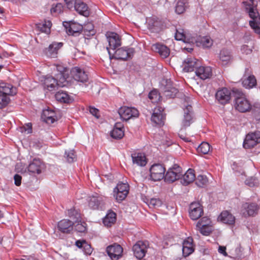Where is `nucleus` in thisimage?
<instances>
[{"label":"nucleus","instance_id":"nucleus-1","mask_svg":"<svg viewBox=\"0 0 260 260\" xmlns=\"http://www.w3.org/2000/svg\"><path fill=\"white\" fill-rule=\"evenodd\" d=\"M176 40L182 41L184 43H192L196 44L197 47H208L210 44V37L208 36H197L191 37L186 40V37L183 32H181L178 30L176 31L175 35Z\"/></svg>","mask_w":260,"mask_h":260},{"label":"nucleus","instance_id":"nucleus-2","mask_svg":"<svg viewBox=\"0 0 260 260\" xmlns=\"http://www.w3.org/2000/svg\"><path fill=\"white\" fill-rule=\"evenodd\" d=\"M232 93L235 98V107L236 110L240 112H246L250 110L251 104L240 89L234 88Z\"/></svg>","mask_w":260,"mask_h":260},{"label":"nucleus","instance_id":"nucleus-3","mask_svg":"<svg viewBox=\"0 0 260 260\" xmlns=\"http://www.w3.org/2000/svg\"><path fill=\"white\" fill-rule=\"evenodd\" d=\"M190 104V98L184 96L183 103L184 114L181 130L190 126V124L193 122L192 109Z\"/></svg>","mask_w":260,"mask_h":260},{"label":"nucleus","instance_id":"nucleus-4","mask_svg":"<svg viewBox=\"0 0 260 260\" xmlns=\"http://www.w3.org/2000/svg\"><path fill=\"white\" fill-rule=\"evenodd\" d=\"M196 229L204 236H209L211 233V219L208 216L201 218L196 224Z\"/></svg>","mask_w":260,"mask_h":260},{"label":"nucleus","instance_id":"nucleus-5","mask_svg":"<svg viewBox=\"0 0 260 260\" xmlns=\"http://www.w3.org/2000/svg\"><path fill=\"white\" fill-rule=\"evenodd\" d=\"M106 198L95 193L88 198V205L92 210L103 209L105 204Z\"/></svg>","mask_w":260,"mask_h":260},{"label":"nucleus","instance_id":"nucleus-6","mask_svg":"<svg viewBox=\"0 0 260 260\" xmlns=\"http://www.w3.org/2000/svg\"><path fill=\"white\" fill-rule=\"evenodd\" d=\"M150 179L154 181H158L165 178L166 169L161 164H155L149 169Z\"/></svg>","mask_w":260,"mask_h":260},{"label":"nucleus","instance_id":"nucleus-7","mask_svg":"<svg viewBox=\"0 0 260 260\" xmlns=\"http://www.w3.org/2000/svg\"><path fill=\"white\" fill-rule=\"evenodd\" d=\"M149 247L147 241H138L133 247L134 255L138 259L143 258Z\"/></svg>","mask_w":260,"mask_h":260},{"label":"nucleus","instance_id":"nucleus-8","mask_svg":"<svg viewBox=\"0 0 260 260\" xmlns=\"http://www.w3.org/2000/svg\"><path fill=\"white\" fill-rule=\"evenodd\" d=\"M118 114L121 118L125 121L138 117L139 115V111L136 108L127 106L120 107L118 110Z\"/></svg>","mask_w":260,"mask_h":260},{"label":"nucleus","instance_id":"nucleus-9","mask_svg":"<svg viewBox=\"0 0 260 260\" xmlns=\"http://www.w3.org/2000/svg\"><path fill=\"white\" fill-rule=\"evenodd\" d=\"M129 192V185L127 183H119L114 189V196L117 202H120L127 197Z\"/></svg>","mask_w":260,"mask_h":260},{"label":"nucleus","instance_id":"nucleus-10","mask_svg":"<svg viewBox=\"0 0 260 260\" xmlns=\"http://www.w3.org/2000/svg\"><path fill=\"white\" fill-rule=\"evenodd\" d=\"M181 176V168L179 165L175 164L167 172L165 176V180L166 182L172 183L180 179Z\"/></svg>","mask_w":260,"mask_h":260},{"label":"nucleus","instance_id":"nucleus-11","mask_svg":"<svg viewBox=\"0 0 260 260\" xmlns=\"http://www.w3.org/2000/svg\"><path fill=\"white\" fill-rule=\"evenodd\" d=\"M188 213L191 219L197 220L203 215V207L199 202H192L189 205Z\"/></svg>","mask_w":260,"mask_h":260},{"label":"nucleus","instance_id":"nucleus-12","mask_svg":"<svg viewBox=\"0 0 260 260\" xmlns=\"http://www.w3.org/2000/svg\"><path fill=\"white\" fill-rule=\"evenodd\" d=\"M165 119L164 108L160 106H157L153 110L151 118V121L156 125H162L165 123Z\"/></svg>","mask_w":260,"mask_h":260},{"label":"nucleus","instance_id":"nucleus-13","mask_svg":"<svg viewBox=\"0 0 260 260\" xmlns=\"http://www.w3.org/2000/svg\"><path fill=\"white\" fill-rule=\"evenodd\" d=\"M106 251L112 260H118L122 256L123 248L119 244L114 243L108 246Z\"/></svg>","mask_w":260,"mask_h":260},{"label":"nucleus","instance_id":"nucleus-14","mask_svg":"<svg viewBox=\"0 0 260 260\" xmlns=\"http://www.w3.org/2000/svg\"><path fill=\"white\" fill-rule=\"evenodd\" d=\"M260 142V132H256L248 134L246 135L243 143V147L250 148Z\"/></svg>","mask_w":260,"mask_h":260},{"label":"nucleus","instance_id":"nucleus-15","mask_svg":"<svg viewBox=\"0 0 260 260\" xmlns=\"http://www.w3.org/2000/svg\"><path fill=\"white\" fill-rule=\"evenodd\" d=\"M132 50H107L110 59L126 60L132 57Z\"/></svg>","mask_w":260,"mask_h":260},{"label":"nucleus","instance_id":"nucleus-16","mask_svg":"<svg viewBox=\"0 0 260 260\" xmlns=\"http://www.w3.org/2000/svg\"><path fill=\"white\" fill-rule=\"evenodd\" d=\"M200 63V61L194 57H187L182 63V71L184 72H192L195 69L197 70Z\"/></svg>","mask_w":260,"mask_h":260},{"label":"nucleus","instance_id":"nucleus-17","mask_svg":"<svg viewBox=\"0 0 260 260\" xmlns=\"http://www.w3.org/2000/svg\"><path fill=\"white\" fill-rule=\"evenodd\" d=\"M243 86L248 89L252 88L256 85V80L254 75H251V71L248 68L245 69L244 77L242 79Z\"/></svg>","mask_w":260,"mask_h":260},{"label":"nucleus","instance_id":"nucleus-18","mask_svg":"<svg viewBox=\"0 0 260 260\" xmlns=\"http://www.w3.org/2000/svg\"><path fill=\"white\" fill-rule=\"evenodd\" d=\"M71 74L74 79L78 82L85 83L88 81L87 74L83 70L78 67L72 69Z\"/></svg>","mask_w":260,"mask_h":260},{"label":"nucleus","instance_id":"nucleus-19","mask_svg":"<svg viewBox=\"0 0 260 260\" xmlns=\"http://www.w3.org/2000/svg\"><path fill=\"white\" fill-rule=\"evenodd\" d=\"M106 36L111 49H116L121 46V39L117 34L108 31Z\"/></svg>","mask_w":260,"mask_h":260},{"label":"nucleus","instance_id":"nucleus-20","mask_svg":"<svg viewBox=\"0 0 260 260\" xmlns=\"http://www.w3.org/2000/svg\"><path fill=\"white\" fill-rule=\"evenodd\" d=\"M63 26L69 35L77 36L82 29V26L79 23L72 22H63Z\"/></svg>","mask_w":260,"mask_h":260},{"label":"nucleus","instance_id":"nucleus-21","mask_svg":"<svg viewBox=\"0 0 260 260\" xmlns=\"http://www.w3.org/2000/svg\"><path fill=\"white\" fill-rule=\"evenodd\" d=\"M231 98V92L226 88L217 91L215 94L216 99L221 104L228 103Z\"/></svg>","mask_w":260,"mask_h":260},{"label":"nucleus","instance_id":"nucleus-22","mask_svg":"<svg viewBox=\"0 0 260 260\" xmlns=\"http://www.w3.org/2000/svg\"><path fill=\"white\" fill-rule=\"evenodd\" d=\"M133 164L139 167H144L147 163L145 154L142 152H134L131 154Z\"/></svg>","mask_w":260,"mask_h":260},{"label":"nucleus","instance_id":"nucleus-23","mask_svg":"<svg viewBox=\"0 0 260 260\" xmlns=\"http://www.w3.org/2000/svg\"><path fill=\"white\" fill-rule=\"evenodd\" d=\"M194 250V246L193 244V239L191 237H187L182 243V253L185 257L189 255Z\"/></svg>","mask_w":260,"mask_h":260},{"label":"nucleus","instance_id":"nucleus-24","mask_svg":"<svg viewBox=\"0 0 260 260\" xmlns=\"http://www.w3.org/2000/svg\"><path fill=\"white\" fill-rule=\"evenodd\" d=\"M44 168V164L39 159H34L29 164L28 171L32 174H39L41 173Z\"/></svg>","mask_w":260,"mask_h":260},{"label":"nucleus","instance_id":"nucleus-25","mask_svg":"<svg viewBox=\"0 0 260 260\" xmlns=\"http://www.w3.org/2000/svg\"><path fill=\"white\" fill-rule=\"evenodd\" d=\"M243 3L245 6L246 12L248 13L249 17L251 19V20H254L255 22L260 21V15L256 9L247 2H244Z\"/></svg>","mask_w":260,"mask_h":260},{"label":"nucleus","instance_id":"nucleus-26","mask_svg":"<svg viewBox=\"0 0 260 260\" xmlns=\"http://www.w3.org/2000/svg\"><path fill=\"white\" fill-rule=\"evenodd\" d=\"M17 93L16 88L12 84L2 82L0 83V93L9 95H14Z\"/></svg>","mask_w":260,"mask_h":260},{"label":"nucleus","instance_id":"nucleus-27","mask_svg":"<svg viewBox=\"0 0 260 260\" xmlns=\"http://www.w3.org/2000/svg\"><path fill=\"white\" fill-rule=\"evenodd\" d=\"M243 214L244 216H253L257 214L258 207L255 203H246L242 205Z\"/></svg>","mask_w":260,"mask_h":260},{"label":"nucleus","instance_id":"nucleus-28","mask_svg":"<svg viewBox=\"0 0 260 260\" xmlns=\"http://www.w3.org/2000/svg\"><path fill=\"white\" fill-rule=\"evenodd\" d=\"M196 76L202 80L210 78L211 75V68L209 67L198 66L196 70Z\"/></svg>","mask_w":260,"mask_h":260},{"label":"nucleus","instance_id":"nucleus-29","mask_svg":"<svg viewBox=\"0 0 260 260\" xmlns=\"http://www.w3.org/2000/svg\"><path fill=\"white\" fill-rule=\"evenodd\" d=\"M73 221L69 219H62L58 222V230L62 233H69L73 230Z\"/></svg>","mask_w":260,"mask_h":260},{"label":"nucleus","instance_id":"nucleus-30","mask_svg":"<svg viewBox=\"0 0 260 260\" xmlns=\"http://www.w3.org/2000/svg\"><path fill=\"white\" fill-rule=\"evenodd\" d=\"M42 118L46 123L50 124L53 123L57 119L55 111L49 109L43 111Z\"/></svg>","mask_w":260,"mask_h":260},{"label":"nucleus","instance_id":"nucleus-31","mask_svg":"<svg viewBox=\"0 0 260 260\" xmlns=\"http://www.w3.org/2000/svg\"><path fill=\"white\" fill-rule=\"evenodd\" d=\"M123 125L121 123H115L111 132V136L115 139H120L124 136Z\"/></svg>","mask_w":260,"mask_h":260},{"label":"nucleus","instance_id":"nucleus-32","mask_svg":"<svg viewBox=\"0 0 260 260\" xmlns=\"http://www.w3.org/2000/svg\"><path fill=\"white\" fill-rule=\"evenodd\" d=\"M196 178L194 171L193 169H189L182 176L181 182L183 185H187L192 182Z\"/></svg>","mask_w":260,"mask_h":260},{"label":"nucleus","instance_id":"nucleus-33","mask_svg":"<svg viewBox=\"0 0 260 260\" xmlns=\"http://www.w3.org/2000/svg\"><path fill=\"white\" fill-rule=\"evenodd\" d=\"M218 219L224 223L231 225L234 224L235 221V217L228 211L222 212Z\"/></svg>","mask_w":260,"mask_h":260},{"label":"nucleus","instance_id":"nucleus-34","mask_svg":"<svg viewBox=\"0 0 260 260\" xmlns=\"http://www.w3.org/2000/svg\"><path fill=\"white\" fill-rule=\"evenodd\" d=\"M75 10L80 14L87 16L89 14L87 5L80 0H78L74 6Z\"/></svg>","mask_w":260,"mask_h":260},{"label":"nucleus","instance_id":"nucleus-35","mask_svg":"<svg viewBox=\"0 0 260 260\" xmlns=\"http://www.w3.org/2000/svg\"><path fill=\"white\" fill-rule=\"evenodd\" d=\"M44 84L45 88L50 91L55 90L56 87L58 85L56 79L51 76L46 77Z\"/></svg>","mask_w":260,"mask_h":260},{"label":"nucleus","instance_id":"nucleus-36","mask_svg":"<svg viewBox=\"0 0 260 260\" xmlns=\"http://www.w3.org/2000/svg\"><path fill=\"white\" fill-rule=\"evenodd\" d=\"M55 97L57 101L62 103H69L73 101V99L66 92L63 91L57 92Z\"/></svg>","mask_w":260,"mask_h":260},{"label":"nucleus","instance_id":"nucleus-37","mask_svg":"<svg viewBox=\"0 0 260 260\" xmlns=\"http://www.w3.org/2000/svg\"><path fill=\"white\" fill-rule=\"evenodd\" d=\"M116 220V215L113 211L109 212L103 219V223L108 227L111 226Z\"/></svg>","mask_w":260,"mask_h":260},{"label":"nucleus","instance_id":"nucleus-38","mask_svg":"<svg viewBox=\"0 0 260 260\" xmlns=\"http://www.w3.org/2000/svg\"><path fill=\"white\" fill-rule=\"evenodd\" d=\"M187 0H178L175 6V12L178 14L184 13L187 7Z\"/></svg>","mask_w":260,"mask_h":260},{"label":"nucleus","instance_id":"nucleus-39","mask_svg":"<svg viewBox=\"0 0 260 260\" xmlns=\"http://www.w3.org/2000/svg\"><path fill=\"white\" fill-rule=\"evenodd\" d=\"M68 215L72 221L78 222L81 220V214L78 210L76 209L75 208H71L68 211Z\"/></svg>","mask_w":260,"mask_h":260},{"label":"nucleus","instance_id":"nucleus-40","mask_svg":"<svg viewBox=\"0 0 260 260\" xmlns=\"http://www.w3.org/2000/svg\"><path fill=\"white\" fill-rule=\"evenodd\" d=\"M63 11V6L61 3H53L50 9V13L53 16H57Z\"/></svg>","mask_w":260,"mask_h":260},{"label":"nucleus","instance_id":"nucleus-41","mask_svg":"<svg viewBox=\"0 0 260 260\" xmlns=\"http://www.w3.org/2000/svg\"><path fill=\"white\" fill-rule=\"evenodd\" d=\"M230 255L229 257L235 259H239L242 256V251L240 248L236 247L229 250Z\"/></svg>","mask_w":260,"mask_h":260},{"label":"nucleus","instance_id":"nucleus-42","mask_svg":"<svg viewBox=\"0 0 260 260\" xmlns=\"http://www.w3.org/2000/svg\"><path fill=\"white\" fill-rule=\"evenodd\" d=\"M210 149L209 144L207 142H203L198 146L197 151L198 152L206 154L209 152Z\"/></svg>","mask_w":260,"mask_h":260},{"label":"nucleus","instance_id":"nucleus-43","mask_svg":"<svg viewBox=\"0 0 260 260\" xmlns=\"http://www.w3.org/2000/svg\"><path fill=\"white\" fill-rule=\"evenodd\" d=\"M148 97L152 103H157L160 101L161 96L157 90H152L149 92Z\"/></svg>","mask_w":260,"mask_h":260},{"label":"nucleus","instance_id":"nucleus-44","mask_svg":"<svg viewBox=\"0 0 260 260\" xmlns=\"http://www.w3.org/2000/svg\"><path fill=\"white\" fill-rule=\"evenodd\" d=\"M52 25V23L50 21H45L44 23L40 24L39 26L40 30L46 34H49L50 32V28Z\"/></svg>","mask_w":260,"mask_h":260},{"label":"nucleus","instance_id":"nucleus-45","mask_svg":"<svg viewBox=\"0 0 260 260\" xmlns=\"http://www.w3.org/2000/svg\"><path fill=\"white\" fill-rule=\"evenodd\" d=\"M10 99L7 95L0 93V109L6 107L9 103Z\"/></svg>","mask_w":260,"mask_h":260},{"label":"nucleus","instance_id":"nucleus-46","mask_svg":"<svg viewBox=\"0 0 260 260\" xmlns=\"http://www.w3.org/2000/svg\"><path fill=\"white\" fill-rule=\"evenodd\" d=\"M65 157L69 162H72L75 160L76 155L74 150H70L65 152Z\"/></svg>","mask_w":260,"mask_h":260},{"label":"nucleus","instance_id":"nucleus-47","mask_svg":"<svg viewBox=\"0 0 260 260\" xmlns=\"http://www.w3.org/2000/svg\"><path fill=\"white\" fill-rule=\"evenodd\" d=\"M219 57L221 61L227 62L231 59V55L228 50H221L219 54Z\"/></svg>","mask_w":260,"mask_h":260},{"label":"nucleus","instance_id":"nucleus-48","mask_svg":"<svg viewBox=\"0 0 260 260\" xmlns=\"http://www.w3.org/2000/svg\"><path fill=\"white\" fill-rule=\"evenodd\" d=\"M208 182V179L205 175H200L196 179V184L199 187H203Z\"/></svg>","mask_w":260,"mask_h":260},{"label":"nucleus","instance_id":"nucleus-49","mask_svg":"<svg viewBox=\"0 0 260 260\" xmlns=\"http://www.w3.org/2000/svg\"><path fill=\"white\" fill-rule=\"evenodd\" d=\"M249 24L255 33L260 35V21L255 22L254 20H250Z\"/></svg>","mask_w":260,"mask_h":260},{"label":"nucleus","instance_id":"nucleus-50","mask_svg":"<svg viewBox=\"0 0 260 260\" xmlns=\"http://www.w3.org/2000/svg\"><path fill=\"white\" fill-rule=\"evenodd\" d=\"M177 93V89L174 87H172L164 91L165 95L169 98H174Z\"/></svg>","mask_w":260,"mask_h":260},{"label":"nucleus","instance_id":"nucleus-51","mask_svg":"<svg viewBox=\"0 0 260 260\" xmlns=\"http://www.w3.org/2000/svg\"><path fill=\"white\" fill-rule=\"evenodd\" d=\"M162 204L161 200L159 199L152 198L149 201V206L151 207L156 208L160 207Z\"/></svg>","mask_w":260,"mask_h":260},{"label":"nucleus","instance_id":"nucleus-52","mask_svg":"<svg viewBox=\"0 0 260 260\" xmlns=\"http://www.w3.org/2000/svg\"><path fill=\"white\" fill-rule=\"evenodd\" d=\"M245 183L250 187H254L257 185L258 181L255 177H250L245 181Z\"/></svg>","mask_w":260,"mask_h":260},{"label":"nucleus","instance_id":"nucleus-53","mask_svg":"<svg viewBox=\"0 0 260 260\" xmlns=\"http://www.w3.org/2000/svg\"><path fill=\"white\" fill-rule=\"evenodd\" d=\"M21 132H25L27 134L32 133V124L31 123H27L21 127Z\"/></svg>","mask_w":260,"mask_h":260},{"label":"nucleus","instance_id":"nucleus-54","mask_svg":"<svg viewBox=\"0 0 260 260\" xmlns=\"http://www.w3.org/2000/svg\"><path fill=\"white\" fill-rule=\"evenodd\" d=\"M75 225V229L78 232H84L86 230V223H79V221Z\"/></svg>","mask_w":260,"mask_h":260},{"label":"nucleus","instance_id":"nucleus-55","mask_svg":"<svg viewBox=\"0 0 260 260\" xmlns=\"http://www.w3.org/2000/svg\"><path fill=\"white\" fill-rule=\"evenodd\" d=\"M58 50H45V54L47 56L50 58L57 57Z\"/></svg>","mask_w":260,"mask_h":260},{"label":"nucleus","instance_id":"nucleus-56","mask_svg":"<svg viewBox=\"0 0 260 260\" xmlns=\"http://www.w3.org/2000/svg\"><path fill=\"white\" fill-rule=\"evenodd\" d=\"M55 67L56 70L59 72L60 76H63L64 73L67 69V68L60 64H56Z\"/></svg>","mask_w":260,"mask_h":260},{"label":"nucleus","instance_id":"nucleus-57","mask_svg":"<svg viewBox=\"0 0 260 260\" xmlns=\"http://www.w3.org/2000/svg\"><path fill=\"white\" fill-rule=\"evenodd\" d=\"M89 112L96 118L100 117L99 111L98 109L93 107H89Z\"/></svg>","mask_w":260,"mask_h":260},{"label":"nucleus","instance_id":"nucleus-58","mask_svg":"<svg viewBox=\"0 0 260 260\" xmlns=\"http://www.w3.org/2000/svg\"><path fill=\"white\" fill-rule=\"evenodd\" d=\"M158 53L163 58H167L170 54V50H158Z\"/></svg>","mask_w":260,"mask_h":260},{"label":"nucleus","instance_id":"nucleus-59","mask_svg":"<svg viewBox=\"0 0 260 260\" xmlns=\"http://www.w3.org/2000/svg\"><path fill=\"white\" fill-rule=\"evenodd\" d=\"M62 46V43L53 42L49 46L48 49H60Z\"/></svg>","mask_w":260,"mask_h":260},{"label":"nucleus","instance_id":"nucleus-60","mask_svg":"<svg viewBox=\"0 0 260 260\" xmlns=\"http://www.w3.org/2000/svg\"><path fill=\"white\" fill-rule=\"evenodd\" d=\"M85 244V246L83 248V251L86 254L90 255L92 251V249L91 247V246L89 245L87 243Z\"/></svg>","mask_w":260,"mask_h":260},{"label":"nucleus","instance_id":"nucleus-61","mask_svg":"<svg viewBox=\"0 0 260 260\" xmlns=\"http://www.w3.org/2000/svg\"><path fill=\"white\" fill-rule=\"evenodd\" d=\"M67 7L69 9H72L74 7L75 3H77L78 0H64Z\"/></svg>","mask_w":260,"mask_h":260},{"label":"nucleus","instance_id":"nucleus-62","mask_svg":"<svg viewBox=\"0 0 260 260\" xmlns=\"http://www.w3.org/2000/svg\"><path fill=\"white\" fill-rule=\"evenodd\" d=\"M14 183L16 186H19L21 185L22 177L20 175L18 174L15 175L14 176Z\"/></svg>","mask_w":260,"mask_h":260},{"label":"nucleus","instance_id":"nucleus-63","mask_svg":"<svg viewBox=\"0 0 260 260\" xmlns=\"http://www.w3.org/2000/svg\"><path fill=\"white\" fill-rule=\"evenodd\" d=\"M218 251L219 253L222 254L224 256H228L229 255L226 252V247L223 246H219Z\"/></svg>","mask_w":260,"mask_h":260},{"label":"nucleus","instance_id":"nucleus-64","mask_svg":"<svg viewBox=\"0 0 260 260\" xmlns=\"http://www.w3.org/2000/svg\"><path fill=\"white\" fill-rule=\"evenodd\" d=\"M151 49H169L166 46L164 45L161 43H156L153 44Z\"/></svg>","mask_w":260,"mask_h":260}]
</instances>
